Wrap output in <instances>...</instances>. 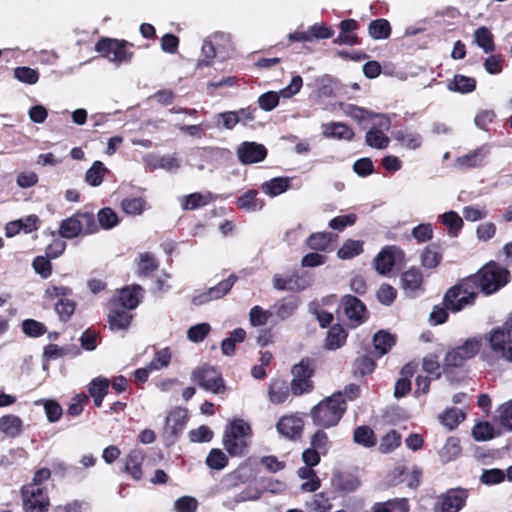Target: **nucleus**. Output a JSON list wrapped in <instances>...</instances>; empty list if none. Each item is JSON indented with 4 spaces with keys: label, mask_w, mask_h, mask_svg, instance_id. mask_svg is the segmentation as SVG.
Wrapping results in <instances>:
<instances>
[{
    "label": "nucleus",
    "mask_w": 512,
    "mask_h": 512,
    "mask_svg": "<svg viewBox=\"0 0 512 512\" xmlns=\"http://www.w3.org/2000/svg\"><path fill=\"white\" fill-rule=\"evenodd\" d=\"M467 498L468 491L466 489H450L438 497L434 512H459L464 507Z\"/></svg>",
    "instance_id": "obj_11"
},
{
    "label": "nucleus",
    "mask_w": 512,
    "mask_h": 512,
    "mask_svg": "<svg viewBox=\"0 0 512 512\" xmlns=\"http://www.w3.org/2000/svg\"><path fill=\"white\" fill-rule=\"evenodd\" d=\"M133 46L132 43L125 39L101 37L95 43L94 50L100 57L119 66L132 61L134 52L130 49Z\"/></svg>",
    "instance_id": "obj_3"
},
{
    "label": "nucleus",
    "mask_w": 512,
    "mask_h": 512,
    "mask_svg": "<svg viewBox=\"0 0 512 512\" xmlns=\"http://www.w3.org/2000/svg\"><path fill=\"white\" fill-rule=\"evenodd\" d=\"M499 422L500 424L508 429L512 430V399L503 403L499 409Z\"/></svg>",
    "instance_id": "obj_64"
},
{
    "label": "nucleus",
    "mask_w": 512,
    "mask_h": 512,
    "mask_svg": "<svg viewBox=\"0 0 512 512\" xmlns=\"http://www.w3.org/2000/svg\"><path fill=\"white\" fill-rule=\"evenodd\" d=\"M474 40L485 53L495 51L494 36L486 26H481L474 31Z\"/></svg>",
    "instance_id": "obj_34"
},
{
    "label": "nucleus",
    "mask_w": 512,
    "mask_h": 512,
    "mask_svg": "<svg viewBox=\"0 0 512 512\" xmlns=\"http://www.w3.org/2000/svg\"><path fill=\"white\" fill-rule=\"evenodd\" d=\"M261 496V492L259 489L255 487H247L243 491L236 494L233 499L226 503V506L230 509H234L236 504L246 502V501H255L258 500Z\"/></svg>",
    "instance_id": "obj_49"
},
{
    "label": "nucleus",
    "mask_w": 512,
    "mask_h": 512,
    "mask_svg": "<svg viewBox=\"0 0 512 512\" xmlns=\"http://www.w3.org/2000/svg\"><path fill=\"white\" fill-rule=\"evenodd\" d=\"M206 464L211 469L222 470L228 464V457L222 450L214 448L207 455Z\"/></svg>",
    "instance_id": "obj_51"
},
{
    "label": "nucleus",
    "mask_w": 512,
    "mask_h": 512,
    "mask_svg": "<svg viewBox=\"0 0 512 512\" xmlns=\"http://www.w3.org/2000/svg\"><path fill=\"white\" fill-rule=\"evenodd\" d=\"M373 512H408L409 505L406 498L391 499L386 502L375 503Z\"/></svg>",
    "instance_id": "obj_38"
},
{
    "label": "nucleus",
    "mask_w": 512,
    "mask_h": 512,
    "mask_svg": "<svg viewBox=\"0 0 512 512\" xmlns=\"http://www.w3.org/2000/svg\"><path fill=\"white\" fill-rule=\"evenodd\" d=\"M310 447L316 449L322 455H326L330 449L331 443L328 439V435L324 432L323 428L317 430L310 440Z\"/></svg>",
    "instance_id": "obj_56"
},
{
    "label": "nucleus",
    "mask_w": 512,
    "mask_h": 512,
    "mask_svg": "<svg viewBox=\"0 0 512 512\" xmlns=\"http://www.w3.org/2000/svg\"><path fill=\"white\" fill-rule=\"evenodd\" d=\"M354 442L364 447H372L376 444L374 432L368 426H359L354 430Z\"/></svg>",
    "instance_id": "obj_47"
},
{
    "label": "nucleus",
    "mask_w": 512,
    "mask_h": 512,
    "mask_svg": "<svg viewBox=\"0 0 512 512\" xmlns=\"http://www.w3.org/2000/svg\"><path fill=\"white\" fill-rule=\"evenodd\" d=\"M441 221L448 227L450 236H456L458 231L462 228L463 221L461 217L454 211H449L440 216Z\"/></svg>",
    "instance_id": "obj_58"
},
{
    "label": "nucleus",
    "mask_w": 512,
    "mask_h": 512,
    "mask_svg": "<svg viewBox=\"0 0 512 512\" xmlns=\"http://www.w3.org/2000/svg\"><path fill=\"white\" fill-rule=\"evenodd\" d=\"M347 335V331L340 324L333 325L327 332L324 347L328 350L342 347L346 342Z\"/></svg>",
    "instance_id": "obj_29"
},
{
    "label": "nucleus",
    "mask_w": 512,
    "mask_h": 512,
    "mask_svg": "<svg viewBox=\"0 0 512 512\" xmlns=\"http://www.w3.org/2000/svg\"><path fill=\"white\" fill-rule=\"evenodd\" d=\"M23 509L25 512H47L50 505L49 497L43 487L27 484L21 488Z\"/></svg>",
    "instance_id": "obj_9"
},
{
    "label": "nucleus",
    "mask_w": 512,
    "mask_h": 512,
    "mask_svg": "<svg viewBox=\"0 0 512 512\" xmlns=\"http://www.w3.org/2000/svg\"><path fill=\"white\" fill-rule=\"evenodd\" d=\"M290 182L291 178L289 177H276L264 182L261 189L265 194L275 197L287 191L290 187Z\"/></svg>",
    "instance_id": "obj_32"
},
{
    "label": "nucleus",
    "mask_w": 512,
    "mask_h": 512,
    "mask_svg": "<svg viewBox=\"0 0 512 512\" xmlns=\"http://www.w3.org/2000/svg\"><path fill=\"white\" fill-rule=\"evenodd\" d=\"M98 227L100 226L104 230L112 229L119 223V218L114 210L109 207H105L99 210L97 213Z\"/></svg>",
    "instance_id": "obj_46"
},
{
    "label": "nucleus",
    "mask_w": 512,
    "mask_h": 512,
    "mask_svg": "<svg viewBox=\"0 0 512 512\" xmlns=\"http://www.w3.org/2000/svg\"><path fill=\"white\" fill-rule=\"evenodd\" d=\"M251 436V426L243 419H234L225 427L222 444L231 457L243 456L248 452Z\"/></svg>",
    "instance_id": "obj_2"
},
{
    "label": "nucleus",
    "mask_w": 512,
    "mask_h": 512,
    "mask_svg": "<svg viewBox=\"0 0 512 512\" xmlns=\"http://www.w3.org/2000/svg\"><path fill=\"white\" fill-rule=\"evenodd\" d=\"M264 200L258 197L254 189L248 190L237 199V206L247 212H256L264 207Z\"/></svg>",
    "instance_id": "obj_27"
},
{
    "label": "nucleus",
    "mask_w": 512,
    "mask_h": 512,
    "mask_svg": "<svg viewBox=\"0 0 512 512\" xmlns=\"http://www.w3.org/2000/svg\"><path fill=\"white\" fill-rule=\"evenodd\" d=\"M314 372V362L309 358L302 359L292 367L291 373L293 378L290 389L294 396H301L313 391L314 384L311 378Z\"/></svg>",
    "instance_id": "obj_7"
},
{
    "label": "nucleus",
    "mask_w": 512,
    "mask_h": 512,
    "mask_svg": "<svg viewBox=\"0 0 512 512\" xmlns=\"http://www.w3.org/2000/svg\"><path fill=\"white\" fill-rule=\"evenodd\" d=\"M474 280L468 278L447 290L443 298V305L451 312L456 313L469 305H473L477 296Z\"/></svg>",
    "instance_id": "obj_5"
},
{
    "label": "nucleus",
    "mask_w": 512,
    "mask_h": 512,
    "mask_svg": "<svg viewBox=\"0 0 512 512\" xmlns=\"http://www.w3.org/2000/svg\"><path fill=\"white\" fill-rule=\"evenodd\" d=\"M191 380L199 387L214 394H220L225 390L222 375L218 369L208 364H203L192 371Z\"/></svg>",
    "instance_id": "obj_8"
},
{
    "label": "nucleus",
    "mask_w": 512,
    "mask_h": 512,
    "mask_svg": "<svg viewBox=\"0 0 512 512\" xmlns=\"http://www.w3.org/2000/svg\"><path fill=\"white\" fill-rule=\"evenodd\" d=\"M490 347L494 353L503 359L512 362L511 334L500 329H493L488 336Z\"/></svg>",
    "instance_id": "obj_14"
},
{
    "label": "nucleus",
    "mask_w": 512,
    "mask_h": 512,
    "mask_svg": "<svg viewBox=\"0 0 512 512\" xmlns=\"http://www.w3.org/2000/svg\"><path fill=\"white\" fill-rule=\"evenodd\" d=\"M334 235L330 232H317L311 234L307 240V246L312 250L325 251L333 240Z\"/></svg>",
    "instance_id": "obj_41"
},
{
    "label": "nucleus",
    "mask_w": 512,
    "mask_h": 512,
    "mask_svg": "<svg viewBox=\"0 0 512 512\" xmlns=\"http://www.w3.org/2000/svg\"><path fill=\"white\" fill-rule=\"evenodd\" d=\"M267 148L254 141H244L236 148L238 161L243 165L262 162L267 157Z\"/></svg>",
    "instance_id": "obj_12"
},
{
    "label": "nucleus",
    "mask_w": 512,
    "mask_h": 512,
    "mask_svg": "<svg viewBox=\"0 0 512 512\" xmlns=\"http://www.w3.org/2000/svg\"><path fill=\"white\" fill-rule=\"evenodd\" d=\"M213 200L211 193L201 194L198 192L184 196L181 200V206L184 210H195L199 207L207 205Z\"/></svg>",
    "instance_id": "obj_40"
},
{
    "label": "nucleus",
    "mask_w": 512,
    "mask_h": 512,
    "mask_svg": "<svg viewBox=\"0 0 512 512\" xmlns=\"http://www.w3.org/2000/svg\"><path fill=\"white\" fill-rule=\"evenodd\" d=\"M401 443V435L396 430H390L385 434L380 442L379 450L381 453H390Z\"/></svg>",
    "instance_id": "obj_59"
},
{
    "label": "nucleus",
    "mask_w": 512,
    "mask_h": 512,
    "mask_svg": "<svg viewBox=\"0 0 512 512\" xmlns=\"http://www.w3.org/2000/svg\"><path fill=\"white\" fill-rule=\"evenodd\" d=\"M273 316L272 309L264 310L260 306H254L249 312V321L252 326H263L268 323L269 319Z\"/></svg>",
    "instance_id": "obj_54"
},
{
    "label": "nucleus",
    "mask_w": 512,
    "mask_h": 512,
    "mask_svg": "<svg viewBox=\"0 0 512 512\" xmlns=\"http://www.w3.org/2000/svg\"><path fill=\"white\" fill-rule=\"evenodd\" d=\"M339 28L340 33L337 38L334 39V43L349 46L360 44L358 36L354 33L359 28V24L356 20L344 19L340 22Z\"/></svg>",
    "instance_id": "obj_24"
},
{
    "label": "nucleus",
    "mask_w": 512,
    "mask_h": 512,
    "mask_svg": "<svg viewBox=\"0 0 512 512\" xmlns=\"http://www.w3.org/2000/svg\"><path fill=\"white\" fill-rule=\"evenodd\" d=\"M298 476L302 479H310L302 484L301 488L304 491L314 492L320 487V480L317 477L312 467H301L298 469Z\"/></svg>",
    "instance_id": "obj_45"
},
{
    "label": "nucleus",
    "mask_w": 512,
    "mask_h": 512,
    "mask_svg": "<svg viewBox=\"0 0 512 512\" xmlns=\"http://www.w3.org/2000/svg\"><path fill=\"white\" fill-rule=\"evenodd\" d=\"M202 58L197 61L196 68L202 69L209 67L213 64V59L216 57V48L212 41L205 40L201 48Z\"/></svg>",
    "instance_id": "obj_55"
},
{
    "label": "nucleus",
    "mask_w": 512,
    "mask_h": 512,
    "mask_svg": "<svg viewBox=\"0 0 512 512\" xmlns=\"http://www.w3.org/2000/svg\"><path fill=\"white\" fill-rule=\"evenodd\" d=\"M365 142L372 148L384 149L388 146L390 140L383 131L372 127L365 135Z\"/></svg>",
    "instance_id": "obj_44"
},
{
    "label": "nucleus",
    "mask_w": 512,
    "mask_h": 512,
    "mask_svg": "<svg viewBox=\"0 0 512 512\" xmlns=\"http://www.w3.org/2000/svg\"><path fill=\"white\" fill-rule=\"evenodd\" d=\"M199 506L198 500L193 496H182L174 502L175 512H196Z\"/></svg>",
    "instance_id": "obj_63"
},
{
    "label": "nucleus",
    "mask_w": 512,
    "mask_h": 512,
    "mask_svg": "<svg viewBox=\"0 0 512 512\" xmlns=\"http://www.w3.org/2000/svg\"><path fill=\"white\" fill-rule=\"evenodd\" d=\"M143 292L144 290L140 285L126 286L120 290L117 296L109 301V304H116L118 307L131 311L140 304Z\"/></svg>",
    "instance_id": "obj_15"
},
{
    "label": "nucleus",
    "mask_w": 512,
    "mask_h": 512,
    "mask_svg": "<svg viewBox=\"0 0 512 512\" xmlns=\"http://www.w3.org/2000/svg\"><path fill=\"white\" fill-rule=\"evenodd\" d=\"M334 35V31L326 24L316 23L308 28L307 31H295L288 35L290 42H312L320 39H329Z\"/></svg>",
    "instance_id": "obj_16"
},
{
    "label": "nucleus",
    "mask_w": 512,
    "mask_h": 512,
    "mask_svg": "<svg viewBox=\"0 0 512 512\" xmlns=\"http://www.w3.org/2000/svg\"><path fill=\"white\" fill-rule=\"evenodd\" d=\"M447 87L452 92L467 94L475 90L476 80L472 77L457 74L454 76L453 80L449 82Z\"/></svg>",
    "instance_id": "obj_35"
},
{
    "label": "nucleus",
    "mask_w": 512,
    "mask_h": 512,
    "mask_svg": "<svg viewBox=\"0 0 512 512\" xmlns=\"http://www.w3.org/2000/svg\"><path fill=\"white\" fill-rule=\"evenodd\" d=\"M107 168L101 161H95L85 174V181L93 187L99 186L107 172Z\"/></svg>",
    "instance_id": "obj_42"
},
{
    "label": "nucleus",
    "mask_w": 512,
    "mask_h": 512,
    "mask_svg": "<svg viewBox=\"0 0 512 512\" xmlns=\"http://www.w3.org/2000/svg\"><path fill=\"white\" fill-rule=\"evenodd\" d=\"M304 422L296 415H286L279 419L276 424L277 431L284 437L296 440L303 433Z\"/></svg>",
    "instance_id": "obj_20"
},
{
    "label": "nucleus",
    "mask_w": 512,
    "mask_h": 512,
    "mask_svg": "<svg viewBox=\"0 0 512 512\" xmlns=\"http://www.w3.org/2000/svg\"><path fill=\"white\" fill-rule=\"evenodd\" d=\"M391 25L387 19L378 18L368 25V33L375 40L387 39L391 35Z\"/></svg>",
    "instance_id": "obj_37"
},
{
    "label": "nucleus",
    "mask_w": 512,
    "mask_h": 512,
    "mask_svg": "<svg viewBox=\"0 0 512 512\" xmlns=\"http://www.w3.org/2000/svg\"><path fill=\"white\" fill-rule=\"evenodd\" d=\"M108 322L110 329L127 330L132 320L130 310L118 307L116 304H108Z\"/></svg>",
    "instance_id": "obj_22"
},
{
    "label": "nucleus",
    "mask_w": 512,
    "mask_h": 512,
    "mask_svg": "<svg viewBox=\"0 0 512 512\" xmlns=\"http://www.w3.org/2000/svg\"><path fill=\"white\" fill-rule=\"evenodd\" d=\"M373 344L378 356L381 357L388 353V351L394 346L395 338L392 334L380 330L374 335Z\"/></svg>",
    "instance_id": "obj_39"
},
{
    "label": "nucleus",
    "mask_w": 512,
    "mask_h": 512,
    "mask_svg": "<svg viewBox=\"0 0 512 512\" xmlns=\"http://www.w3.org/2000/svg\"><path fill=\"white\" fill-rule=\"evenodd\" d=\"M439 418L444 426L452 430L456 428L462 420H464L465 414L458 409L450 408L440 415Z\"/></svg>",
    "instance_id": "obj_57"
},
{
    "label": "nucleus",
    "mask_w": 512,
    "mask_h": 512,
    "mask_svg": "<svg viewBox=\"0 0 512 512\" xmlns=\"http://www.w3.org/2000/svg\"><path fill=\"white\" fill-rule=\"evenodd\" d=\"M145 458V452L140 448L131 450L125 460L124 472L128 473L134 480L139 481L142 478V463Z\"/></svg>",
    "instance_id": "obj_26"
},
{
    "label": "nucleus",
    "mask_w": 512,
    "mask_h": 512,
    "mask_svg": "<svg viewBox=\"0 0 512 512\" xmlns=\"http://www.w3.org/2000/svg\"><path fill=\"white\" fill-rule=\"evenodd\" d=\"M481 338L467 339L463 345L449 351L445 356V365L448 367H460L465 361L473 358L480 350Z\"/></svg>",
    "instance_id": "obj_10"
},
{
    "label": "nucleus",
    "mask_w": 512,
    "mask_h": 512,
    "mask_svg": "<svg viewBox=\"0 0 512 512\" xmlns=\"http://www.w3.org/2000/svg\"><path fill=\"white\" fill-rule=\"evenodd\" d=\"M268 396L273 404L284 403L289 396V388L284 380L273 379L269 384Z\"/></svg>",
    "instance_id": "obj_30"
},
{
    "label": "nucleus",
    "mask_w": 512,
    "mask_h": 512,
    "mask_svg": "<svg viewBox=\"0 0 512 512\" xmlns=\"http://www.w3.org/2000/svg\"><path fill=\"white\" fill-rule=\"evenodd\" d=\"M423 276L419 269L410 268L405 271L401 276V288L405 294L410 297H415L418 293L423 291Z\"/></svg>",
    "instance_id": "obj_23"
},
{
    "label": "nucleus",
    "mask_w": 512,
    "mask_h": 512,
    "mask_svg": "<svg viewBox=\"0 0 512 512\" xmlns=\"http://www.w3.org/2000/svg\"><path fill=\"white\" fill-rule=\"evenodd\" d=\"M13 74L18 81L28 85H33L39 80V72L28 66L16 67Z\"/></svg>",
    "instance_id": "obj_52"
},
{
    "label": "nucleus",
    "mask_w": 512,
    "mask_h": 512,
    "mask_svg": "<svg viewBox=\"0 0 512 512\" xmlns=\"http://www.w3.org/2000/svg\"><path fill=\"white\" fill-rule=\"evenodd\" d=\"M158 268L157 260L154 255L145 252L139 255L138 273L139 275L148 276Z\"/></svg>",
    "instance_id": "obj_53"
},
{
    "label": "nucleus",
    "mask_w": 512,
    "mask_h": 512,
    "mask_svg": "<svg viewBox=\"0 0 512 512\" xmlns=\"http://www.w3.org/2000/svg\"><path fill=\"white\" fill-rule=\"evenodd\" d=\"M240 121H242V118L235 111H227L215 116L216 125L226 129H232Z\"/></svg>",
    "instance_id": "obj_61"
},
{
    "label": "nucleus",
    "mask_w": 512,
    "mask_h": 512,
    "mask_svg": "<svg viewBox=\"0 0 512 512\" xmlns=\"http://www.w3.org/2000/svg\"><path fill=\"white\" fill-rule=\"evenodd\" d=\"M346 409V401L342 399V392H335L313 406L310 416L314 425L328 429L339 423Z\"/></svg>",
    "instance_id": "obj_1"
},
{
    "label": "nucleus",
    "mask_w": 512,
    "mask_h": 512,
    "mask_svg": "<svg viewBox=\"0 0 512 512\" xmlns=\"http://www.w3.org/2000/svg\"><path fill=\"white\" fill-rule=\"evenodd\" d=\"M187 411L182 408L171 410L166 416L164 435L172 443L182 434L187 424Z\"/></svg>",
    "instance_id": "obj_13"
},
{
    "label": "nucleus",
    "mask_w": 512,
    "mask_h": 512,
    "mask_svg": "<svg viewBox=\"0 0 512 512\" xmlns=\"http://www.w3.org/2000/svg\"><path fill=\"white\" fill-rule=\"evenodd\" d=\"M300 299L296 296H287L278 300L272 307L273 315L284 321L291 317L299 308Z\"/></svg>",
    "instance_id": "obj_25"
},
{
    "label": "nucleus",
    "mask_w": 512,
    "mask_h": 512,
    "mask_svg": "<svg viewBox=\"0 0 512 512\" xmlns=\"http://www.w3.org/2000/svg\"><path fill=\"white\" fill-rule=\"evenodd\" d=\"M489 154L490 147L489 145L484 144L463 156L457 157L454 161V166L459 170L482 167Z\"/></svg>",
    "instance_id": "obj_17"
},
{
    "label": "nucleus",
    "mask_w": 512,
    "mask_h": 512,
    "mask_svg": "<svg viewBox=\"0 0 512 512\" xmlns=\"http://www.w3.org/2000/svg\"><path fill=\"white\" fill-rule=\"evenodd\" d=\"M211 326L209 323H199L191 326L187 331V338L194 343L202 342L209 334Z\"/></svg>",
    "instance_id": "obj_62"
},
{
    "label": "nucleus",
    "mask_w": 512,
    "mask_h": 512,
    "mask_svg": "<svg viewBox=\"0 0 512 512\" xmlns=\"http://www.w3.org/2000/svg\"><path fill=\"white\" fill-rule=\"evenodd\" d=\"M363 252V242L359 240L347 239L337 252L340 259H351Z\"/></svg>",
    "instance_id": "obj_43"
},
{
    "label": "nucleus",
    "mask_w": 512,
    "mask_h": 512,
    "mask_svg": "<svg viewBox=\"0 0 512 512\" xmlns=\"http://www.w3.org/2000/svg\"><path fill=\"white\" fill-rule=\"evenodd\" d=\"M375 369V362L368 356H361L354 361L353 372L355 376H365Z\"/></svg>",
    "instance_id": "obj_60"
},
{
    "label": "nucleus",
    "mask_w": 512,
    "mask_h": 512,
    "mask_svg": "<svg viewBox=\"0 0 512 512\" xmlns=\"http://www.w3.org/2000/svg\"><path fill=\"white\" fill-rule=\"evenodd\" d=\"M98 231L94 214L90 212H77L61 221L59 235L62 238L73 239L80 233L93 234Z\"/></svg>",
    "instance_id": "obj_6"
},
{
    "label": "nucleus",
    "mask_w": 512,
    "mask_h": 512,
    "mask_svg": "<svg viewBox=\"0 0 512 512\" xmlns=\"http://www.w3.org/2000/svg\"><path fill=\"white\" fill-rule=\"evenodd\" d=\"M246 331L243 328H236L230 332L229 337L221 342V351L226 356L235 354V347L237 343H242L245 340Z\"/></svg>",
    "instance_id": "obj_36"
},
{
    "label": "nucleus",
    "mask_w": 512,
    "mask_h": 512,
    "mask_svg": "<svg viewBox=\"0 0 512 512\" xmlns=\"http://www.w3.org/2000/svg\"><path fill=\"white\" fill-rule=\"evenodd\" d=\"M323 134L327 138L351 140L354 132L346 124L339 122H332L323 126Z\"/></svg>",
    "instance_id": "obj_31"
},
{
    "label": "nucleus",
    "mask_w": 512,
    "mask_h": 512,
    "mask_svg": "<svg viewBox=\"0 0 512 512\" xmlns=\"http://www.w3.org/2000/svg\"><path fill=\"white\" fill-rule=\"evenodd\" d=\"M341 307L345 316L354 323L355 326L364 322L366 306L355 296L344 295L341 299Z\"/></svg>",
    "instance_id": "obj_19"
},
{
    "label": "nucleus",
    "mask_w": 512,
    "mask_h": 512,
    "mask_svg": "<svg viewBox=\"0 0 512 512\" xmlns=\"http://www.w3.org/2000/svg\"><path fill=\"white\" fill-rule=\"evenodd\" d=\"M509 272L497 265L495 262L486 264L476 275L469 277L474 280L476 291L480 289L489 295L508 283Z\"/></svg>",
    "instance_id": "obj_4"
},
{
    "label": "nucleus",
    "mask_w": 512,
    "mask_h": 512,
    "mask_svg": "<svg viewBox=\"0 0 512 512\" xmlns=\"http://www.w3.org/2000/svg\"><path fill=\"white\" fill-rule=\"evenodd\" d=\"M23 422L20 417L8 414L0 417V432L15 438L22 433Z\"/></svg>",
    "instance_id": "obj_28"
},
{
    "label": "nucleus",
    "mask_w": 512,
    "mask_h": 512,
    "mask_svg": "<svg viewBox=\"0 0 512 512\" xmlns=\"http://www.w3.org/2000/svg\"><path fill=\"white\" fill-rule=\"evenodd\" d=\"M403 257L404 253L400 248L396 246H386L374 259L375 269L379 274L386 275L392 270L396 260Z\"/></svg>",
    "instance_id": "obj_18"
},
{
    "label": "nucleus",
    "mask_w": 512,
    "mask_h": 512,
    "mask_svg": "<svg viewBox=\"0 0 512 512\" xmlns=\"http://www.w3.org/2000/svg\"><path fill=\"white\" fill-rule=\"evenodd\" d=\"M236 280L237 277L234 274L230 275L227 279L211 287L207 292L193 297V303L195 305H202L208 301L223 297L231 290Z\"/></svg>",
    "instance_id": "obj_21"
},
{
    "label": "nucleus",
    "mask_w": 512,
    "mask_h": 512,
    "mask_svg": "<svg viewBox=\"0 0 512 512\" xmlns=\"http://www.w3.org/2000/svg\"><path fill=\"white\" fill-rule=\"evenodd\" d=\"M302 85V77L295 75L292 77L289 85L283 88L280 92L267 91L262 93L260 96H294L300 91Z\"/></svg>",
    "instance_id": "obj_50"
},
{
    "label": "nucleus",
    "mask_w": 512,
    "mask_h": 512,
    "mask_svg": "<svg viewBox=\"0 0 512 512\" xmlns=\"http://www.w3.org/2000/svg\"><path fill=\"white\" fill-rule=\"evenodd\" d=\"M461 453L459 440L455 437H449L440 450V457L443 462L454 460Z\"/></svg>",
    "instance_id": "obj_48"
},
{
    "label": "nucleus",
    "mask_w": 512,
    "mask_h": 512,
    "mask_svg": "<svg viewBox=\"0 0 512 512\" xmlns=\"http://www.w3.org/2000/svg\"><path fill=\"white\" fill-rule=\"evenodd\" d=\"M394 139L402 146L415 150L422 145V137L419 133L408 129L398 130L394 133Z\"/></svg>",
    "instance_id": "obj_33"
}]
</instances>
